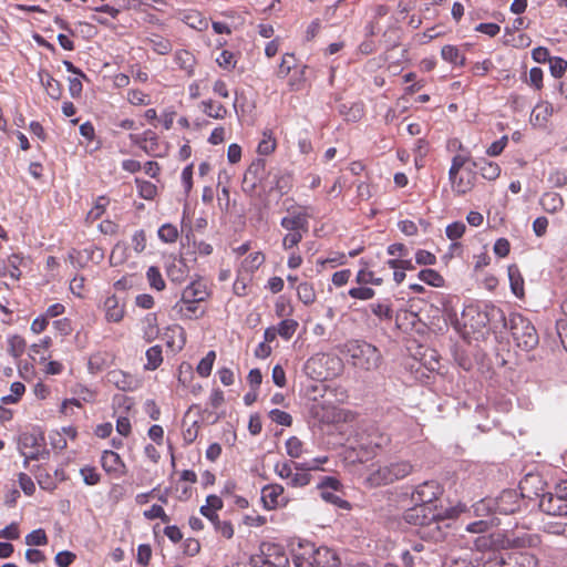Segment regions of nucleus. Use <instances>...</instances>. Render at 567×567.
<instances>
[{
	"mask_svg": "<svg viewBox=\"0 0 567 567\" xmlns=\"http://www.w3.org/2000/svg\"><path fill=\"white\" fill-rule=\"evenodd\" d=\"M485 317L492 326L497 327V324H502L504 328L508 326L513 340L518 348L528 351L538 344V334L535 327L520 313H512L507 320L501 308L487 305L485 307Z\"/></svg>",
	"mask_w": 567,
	"mask_h": 567,
	"instance_id": "f257e3e1",
	"label": "nucleus"
},
{
	"mask_svg": "<svg viewBox=\"0 0 567 567\" xmlns=\"http://www.w3.org/2000/svg\"><path fill=\"white\" fill-rule=\"evenodd\" d=\"M414 505L404 512V520L413 526L425 528L424 537L437 538L441 535L440 522L449 517V512L439 509L436 505L413 503Z\"/></svg>",
	"mask_w": 567,
	"mask_h": 567,
	"instance_id": "f03ea898",
	"label": "nucleus"
},
{
	"mask_svg": "<svg viewBox=\"0 0 567 567\" xmlns=\"http://www.w3.org/2000/svg\"><path fill=\"white\" fill-rule=\"evenodd\" d=\"M293 564L296 567H338L339 558L330 548L308 543L293 554Z\"/></svg>",
	"mask_w": 567,
	"mask_h": 567,
	"instance_id": "7ed1b4c3",
	"label": "nucleus"
},
{
	"mask_svg": "<svg viewBox=\"0 0 567 567\" xmlns=\"http://www.w3.org/2000/svg\"><path fill=\"white\" fill-rule=\"evenodd\" d=\"M351 364L360 370H377L382 361L379 349L365 341L351 340L346 343Z\"/></svg>",
	"mask_w": 567,
	"mask_h": 567,
	"instance_id": "20e7f679",
	"label": "nucleus"
},
{
	"mask_svg": "<svg viewBox=\"0 0 567 567\" xmlns=\"http://www.w3.org/2000/svg\"><path fill=\"white\" fill-rule=\"evenodd\" d=\"M413 471V465L409 461H394L371 471L365 478L369 487H379L392 484L409 476Z\"/></svg>",
	"mask_w": 567,
	"mask_h": 567,
	"instance_id": "39448f33",
	"label": "nucleus"
},
{
	"mask_svg": "<svg viewBox=\"0 0 567 567\" xmlns=\"http://www.w3.org/2000/svg\"><path fill=\"white\" fill-rule=\"evenodd\" d=\"M539 508L553 516L567 515V481H561L539 498Z\"/></svg>",
	"mask_w": 567,
	"mask_h": 567,
	"instance_id": "423d86ee",
	"label": "nucleus"
},
{
	"mask_svg": "<svg viewBox=\"0 0 567 567\" xmlns=\"http://www.w3.org/2000/svg\"><path fill=\"white\" fill-rule=\"evenodd\" d=\"M489 537L480 536L475 540V567H504L506 559L503 553L491 548Z\"/></svg>",
	"mask_w": 567,
	"mask_h": 567,
	"instance_id": "0eeeda50",
	"label": "nucleus"
},
{
	"mask_svg": "<svg viewBox=\"0 0 567 567\" xmlns=\"http://www.w3.org/2000/svg\"><path fill=\"white\" fill-rule=\"evenodd\" d=\"M311 217L307 207L299 209H288V215L282 217L280 226L287 231L308 233L309 218Z\"/></svg>",
	"mask_w": 567,
	"mask_h": 567,
	"instance_id": "6e6552de",
	"label": "nucleus"
},
{
	"mask_svg": "<svg viewBox=\"0 0 567 567\" xmlns=\"http://www.w3.org/2000/svg\"><path fill=\"white\" fill-rule=\"evenodd\" d=\"M130 140L150 156H163L166 152L161 146L157 134L151 130H146L142 134H130Z\"/></svg>",
	"mask_w": 567,
	"mask_h": 567,
	"instance_id": "1a4fd4ad",
	"label": "nucleus"
},
{
	"mask_svg": "<svg viewBox=\"0 0 567 567\" xmlns=\"http://www.w3.org/2000/svg\"><path fill=\"white\" fill-rule=\"evenodd\" d=\"M442 494V488L435 481H427L420 484L412 493L413 503H422L426 505H435L439 496Z\"/></svg>",
	"mask_w": 567,
	"mask_h": 567,
	"instance_id": "9d476101",
	"label": "nucleus"
},
{
	"mask_svg": "<svg viewBox=\"0 0 567 567\" xmlns=\"http://www.w3.org/2000/svg\"><path fill=\"white\" fill-rule=\"evenodd\" d=\"M493 503L495 513L504 515L514 514L520 507V498L513 489L502 492L497 498H493Z\"/></svg>",
	"mask_w": 567,
	"mask_h": 567,
	"instance_id": "9b49d317",
	"label": "nucleus"
},
{
	"mask_svg": "<svg viewBox=\"0 0 567 567\" xmlns=\"http://www.w3.org/2000/svg\"><path fill=\"white\" fill-rule=\"evenodd\" d=\"M261 502L268 511L279 506H286L287 501L284 497V487L279 484H268L261 489Z\"/></svg>",
	"mask_w": 567,
	"mask_h": 567,
	"instance_id": "f8f14e48",
	"label": "nucleus"
},
{
	"mask_svg": "<svg viewBox=\"0 0 567 567\" xmlns=\"http://www.w3.org/2000/svg\"><path fill=\"white\" fill-rule=\"evenodd\" d=\"M103 470L111 476L118 478L126 473V466L121 456L113 451H104L101 456Z\"/></svg>",
	"mask_w": 567,
	"mask_h": 567,
	"instance_id": "ddd939ff",
	"label": "nucleus"
},
{
	"mask_svg": "<svg viewBox=\"0 0 567 567\" xmlns=\"http://www.w3.org/2000/svg\"><path fill=\"white\" fill-rule=\"evenodd\" d=\"M107 380L117 389L125 392L135 391L141 386V381L138 378L122 370H113L109 372Z\"/></svg>",
	"mask_w": 567,
	"mask_h": 567,
	"instance_id": "4468645a",
	"label": "nucleus"
},
{
	"mask_svg": "<svg viewBox=\"0 0 567 567\" xmlns=\"http://www.w3.org/2000/svg\"><path fill=\"white\" fill-rule=\"evenodd\" d=\"M311 416L320 423H333L338 419L334 405L327 401L315 400L310 406Z\"/></svg>",
	"mask_w": 567,
	"mask_h": 567,
	"instance_id": "2eb2a0df",
	"label": "nucleus"
},
{
	"mask_svg": "<svg viewBox=\"0 0 567 567\" xmlns=\"http://www.w3.org/2000/svg\"><path fill=\"white\" fill-rule=\"evenodd\" d=\"M553 113V105L549 102L540 101L532 111L530 124L533 126L545 127Z\"/></svg>",
	"mask_w": 567,
	"mask_h": 567,
	"instance_id": "dca6fc26",
	"label": "nucleus"
},
{
	"mask_svg": "<svg viewBox=\"0 0 567 567\" xmlns=\"http://www.w3.org/2000/svg\"><path fill=\"white\" fill-rule=\"evenodd\" d=\"M208 297L206 285L202 281H193L182 292V300L192 303V301L200 302Z\"/></svg>",
	"mask_w": 567,
	"mask_h": 567,
	"instance_id": "f3484780",
	"label": "nucleus"
},
{
	"mask_svg": "<svg viewBox=\"0 0 567 567\" xmlns=\"http://www.w3.org/2000/svg\"><path fill=\"white\" fill-rule=\"evenodd\" d=\"M105 319L107 322H120L124 318V306L120 305L116 296H109L104 301Z\"/></svg>",
	"mask_w": 567,
	"mask_h": 567,
	"instance_id": "a211bd4d",
	"label": "nucleus"
},
{
	"mask_svg": "<svg viewBox=\"0 0 567 567\" xmlns=\"http://www.w3.org/2000/svg\"><path fill=\"white\" fill-rule=\"evenodd\" d=\"M452 189L460 194L464 195L470 192L474 187L475 174L472 171H468L466 175L455 174L453 177H449Z\"/></svg>",
	"mask_w": 567,
	"mask_h": 567,
	"instance_id": "6ab92c4d",
	"label": "nucleus"
},
{
	"mask_svg": "<svg viewBox=\"0 0 567 567\" xmlns=\"http://www.w3.org/2000/svg\"><path fill=\"white\" fill-rule=\"evenodd\" d=\"M142 336L146 342L154 341L159 334L157 317L155 313H147L141 322Z\"/></svg>",
	"mask_w": 567,
	"mask_h": 567,
	"instance_id": "aec40b11",
	"label": "nucleus"
},
{
	"mask_svg": "<svg viewBox=\"0 0 567 567\" xmlns=\"http://www.w3.org/2000/svg\"><path fill=\"white\" fill-rule=\"evenodd\" d=\"M508 278L511 284V290L517 298H523L524 291V278L516 265H511L507 269Z\"/></svg>",
	"mask_w": 567,
	"mask_h": 567,
	"instance_id": "412c9836",
	"label": "nucleus"
},
{
	"mask_svg": "<svg viewBox=\"0 0 567 567\" xmlns=\"http://www.w3.org/2000/svg\"><path fill=\"white\" fill-rule=\"evenodd\" d=\"M539 204L545 212L554 214L563 208L564 200L559 194L550 192L540 197Z\"/></svg>",
	"mask_w": 567,
	"mask_h": 567,
	"instance_id": "4be33fe9",
	"label": "nucleus"
},
{
	"mask_svg": "<svg viewBox=\"0 0 567 567\" xmlns=\"http://www.w3.org/2000/svg\"><path fill=\"white\" fill-rule=\"evenodd\" d=\"M441 56L444 61L454 65L464 66L466 63L465 55L461 53L457 47L452 44H446L441 49Z\"/></svg>",
	"mask_w": 567,
	"mask_h": 567,
	"instance_id": "5701e85b",
	"label": "nucleus"
},
{
	"mask_svg": "<svg viewBox=\"0 0 567 567\" xmlns=\"http://www.w3.org/2000/svg\"><path fill=\"white\" fill-rule=\"evenodd\" d=\"M202 111L209 117L221 120L227 115L226 107L212 100H206L200 103Z\"/></svg>",
	"mask_w": 567,
	"mask_h": 567,
	"instance_id": "b1692460",
	"label": "nucleus"
},
{
	"mask_svg": "<svg viewBox=\"0 0 567 567\" xmlns=\"http://www.w3.org/2000/svg\"><path fill=\"white\" fill-rule=\"evenodd\" d=\"M146 363L144 365L145 370L154 371L156 370L163 362L162 355V347L156 344L146 350Z\"/></svg>",
	"mask_w": 567,
	"mask_h": 567,
	"instance_id": "393cba45",
	"label": "nucleus"
},
{
	"mask_svg": "<svg viewBox=\"0 0 567 567\" xmlns=\"http://www.w3.org/2000/svg\"><path fill=\"white\" fill-rule=\"evenodd\" d=\"M277 146V141L270 130L262 132V138L258 143L257 153L262 156L270 155Z\"/></svg>",
	"mask_w": 567,
	"mask_h": 567,
	"instance_id": "a878e982",
	"label": "nucleus"
},
{
	"mask_svg": "<svg viewBox=\"0 0 567 567\" xmlns=\"http://www.w3.org/2000/svg\"><path fill=\"white\" fill-rule=\"evenodd\" d=\"M298 327V321L290 318H285L277 326H275L276 332H278V334L285 340L291 339Z\"/></svg>",
	"mask_w": 567,
	"mask_h": 567,
	"instance_id": "bb28decb",
	"label": "nucleus"
},
{
	"mask_svg": "<svg viewBox=\"0 0 567 567\" xmlns=\"http://www.w3.org/2000/svg\"><path fill=\"white\" fill-rule=\"evenodd\" d=\"M148 43L153 51L162 55L168 54L173 49V44L168 39L157 34L152 35L148 39Z\"/></svg>",
	"mask_w": 567,
	"mask_h": 567,
	"instance_id": "cd10ccee",
	"label": "nucleus"
},
{
	"mask_svg": "<svg viewBox=\"0 0 567 567\" xmlns=\"http://www.w3.org/2000/svg\"><path fill=\"white\" fill-rule=\"evenodd\" d=\"M175 63L188 74L193 73V68L195 64L194 55L186 50H179L175 53L174 56Z\"/></svg>",
	"mask_w": 567,
	"mask_h": 567,
	"instance_id": "c85d7f7f",
	"label": "nucleus"
},
{
	"mask_svg": "<svg viewBox=\"0 0 567 567\" xmlns=\"http://www.w3.org/2000/svg\"><path fill=\"white\" fill-rule=\"evenodd\" d=\"M473 165L481 171V175L488 181H495L501 174V167L497 163L483 161L482 165L474 162Z\"/></svg>",
	"mask_w": 567,
	"mask_h": 567,
	"instance_id": "c756f323",
	"label": "nucleus"
},
{
	"mask_svg": "<svg viewBox=\"0 0 567 567\" xmlns=\"http://www.w3.org/2000/svg\"><path fill=\"white\" fill-rule=\"evenodd\" d=\"M198 303L199 302H196V301H194V302L192 301V303H188L181 299L174 306V310H176L181 315V317L185 318V319L198 318L199 317L197 315Z\"/></svg>",
	"mask_w": 567,
	"mask_h": 567,
	"instance_id": "7c9ffc66",
	"label": "nucleus"
},
{
	"mask_svg": "<svg viewBox=\"0 0 567 567\" xmlns=\"http://www.w3.org/2000/svg\"><path fill=\"white\" fill-rule=\"evenodd\" d=\"M25 348V340L21 336L14 334L8 338V352L13 358H20L24 353Z\"/></svg>",
	"mask_w": 567,
	"mask_h": 567,
	"instance_id": "2f4dec72",
	"label": "nucleus"
},
{
	"mask_svg": "<svg viewBox=\"0 0 567 567\" xmlns=\"http://www.w3.org/2000/svg\"><path fill=\"white\" fill-rule=\"evenodd\" d=\"M419 279L423 282L433 286V287H442L444 285L443 277L434 269L426 268L422 269L419 275Z\"/></svg>",
	"mask_w": 567,
	"mask_h": 567,
	"instance_id": "473e14b6",
	"label": "nucleus"
},
{
	"mask_svg": "<svg viewBox=\"0 0 567 567\" xmlns=\"http://www.w3.org/2000/svg\"><path fill=\"white\" fill-rule=\"evenodd\" d=\"M183 21L190 28L198 31H204L209 25L208 20L196 11L185 14Z\"/></svg>",
	"mask_w": 567,
	"mask_h": 567,
	"instance_id": "72a5a7b5",
	"label": "nucleus"
},
{
	"mask_svg": "<svg viewBox=\"0 0 567 567\" xmlns=\"http://www.w3.org/2000/svg\"><path fill=\"white\" fill-rule=\"evenodd\" d=\"M297 295L299 300L307 306L316 301V291L309 282H300L297 286Z\"/></svg>",
	"mask_w": 567,
	"mask_h": 567,
	"instance_id": "f704fd0d",
	"label": "nucleus"
},
{
	"mask_svg": "<svg viewBox=\"0 0 567 567\" xmlns=\"http://www.w3.org/2000/svg\"><path fill=\"white\" fill-rule=\"evenodd\" d=\"M215 359L216 352L213 350L208 351L207 354L199 361L196 368L197 373L203 378L209 377L213 370Z\"/></svg>",
	"mask_w": 567,
	"mask_h": 567,
	"instance_id": "c9c22d12",
	"label": "nucleus"
},
{
	"mask_svg": "<svg viewBox=\"0 0 567 567\" xmlns=\"http://www.w3.org/2000/svg\"><path fill=\"white\" fill-rule=\"evenodd\" d=\"M22 262V257L17 254L10 255L4 261V266L8 269L9 277L14 280H19L21 277L20 265Z\"/></svg>",
	"mask_w": 567,
	"mask_h": 567,
	"instance_id": "e433bc0d",
	"label": "nucleus"
},
{
	"mask_svg": "<svg viewBox=\"0 0 567 567\" xmlns=\"http://www.w3.org/2000/svg\"><path fill=\"white\" fill-rule=\"evenodd\" d=\"M326 359H327L326 355L322 354V355L312 357L306 362L305 369H306L307 373L312 379L320 380V379H326L328 377V374H323L322 372L316 371V365H321L323 360H326Z\"/></svg>",
	"mask_w": 567,
	"mask_h": 567,
	"instance_id": "4c0bfd02",
	"label": "nucleus"
},
{
	"mask_svg": "<svg viewBox=\"0 0 567 567\" xmlns=\"http://www.w3.org/2000/svg\"><path fill=\"white\" fill-rule=\"evenodd\" d=\"M157 234H158V238L162 241L167 243V244H173L178 238L177 227L169 223L162 225L159 227Z\"/></svg>",
	"mask_w": 567,
	"mask_h": 567,
	"instance_id": "58836bf2",
	"label": "nucleus"
},
{
	"mask_svg": "<svg viewBox=\"0 0 567 567\" xmlns=\"http://www.w3.org/2000/svg\"><path fill=\"white\" fill-rule=\"evenodd\" d=\"M41 82L45 87L48 95L54 100L60 99L62 89L59 81L53 79L50 74L45 75V79L41 78Z\"/></svg>",
	"mask_w": 567,
	"mask_h": 567,
	"instance_id": "ea45409f",
	"label": "nucleus"
},
{
	"mask_svg": "<svg viewBox=\"0 0 567 567\" xmlns=\"http://www.w3.org/2000/svg\"><path fill=\"white\" fill-rule=\"evenodd\" d=\"M146 278L152 288L157 291H162L165 288V281L162 277L159 269L155 266H151L146 271Z\"/></svg>",
	"mask_w": 567,
	"mask_h": 567,
	"instance_id": "a19ab883",
	"label": "nucleus"
},
{
	"mask_svg": "<svg viewBox=\"0 0 567 567\" xmlns=\"http://www.w3.org/2000/svg\"><path fill=\"white\" fill-rule=\"evenodd\" d=\"M11 394L2 396L1 401L4 404H14L25 392V386L21 382H13L10 386Z\"/></svg>",
	"mask_w": 567,
	"mask_h": 567,
	"instance_id": "79ce46f5",
	"label": "nucleus"
},
{
	"mask_svg": "<svg viewBox=\"0 0 567 567\" xmlns=\"http://www.w3.org/2000/svg\"><path fill=\"white\" fill-rule=\"evenodd\" d=\"M328 461L327 456L316 457L306 462H300L295 464L296 471H306L309 473L310 471L320 470L321 464H324Z\"/></svg>",
	"mask_w": 567,
	"mask_h": 567,
	"instance_id": "37998d69",
	"label": "nucleus"
},
{
	"mask_svg": "<svg viewBox=\"0 0 567 567\" xmlns=\"http://www.w3.org/2000/svg\"><path fill=\"white\" fill-rule=\"evenodd\" d=\"M302 442L297 436H291L286 441V452L292 458H298L302 455Z\"/></svg>",
	"mask_w": 567,
	"mask_h": 567,
	"instance_id": "c03bdc74",
	"label": "nucleus"
},
{
	"mask_svg": "<svg viewBox=\"0 0 567 567\" xmlns=\"http://www.w3.org/2000/svg\"><path fill=\"white\" fill-rule=\"evenodd\" d=\"M25 544L29 546H42L48 544V537L42 528L32 530L25 536Z\"/></svg>",
	"mask_w": 567,
	"mask_h": 567,
	"instance_id": "a18cd8bd",
	"label": "nucleus"
},
{
	"mask_svg": "<svg viewBox=\"0 0 567 567\" xmlns=\"http://www.w3.org/2000/svg\"><path fill=\"white\" fill-rule=\"evenodd\" d=\"M355 281L359 285H375L380 286L382 284V278H378L374 276L373 271L367 269H360L357 274Z\"/></svg>",
	"mask_w": 567,
	"mask_h": 567,
	"instance_id": "49530a36",
	"label": "nucleus"
},
{
	"mask_svg": "<svg viewBox=\"0 0 567 567\" xmlns=\"http://www.w3.org/2000/svg\"><path fill=\"white\" fill-rule=\"evenodd\" d=\"M80 475L82 476L83 482L89 486L96 485L101 481V475L97 473L96 468L93 466L82 467L80 470Z\"/></svg>",
	"mask_w": 567,
	"mask_h": 567,
	"instance_id": "de8ad7c7",
	"label": "nucleus"
},
{
	"mask_svg": "<svg viewBox=\"0 0 567 567\" xmlns=\"http://www.w3.org/2000/svg\"><path fill=\"white\" fill-rule=\"evenodd\" d=\"M311 481V475L306 471L292 472V476L287 482L288 486L291 487H303L307 486Z\"/></svg>",
	"mask_w": 567,
	"mask_h": 567,
	"instance_id": "09e8293b",
	"label": "nucleus"
},
{
	"mask_svg": "<svg viewBox=\"0 0 567 567\" xmlns=\"http://www.w3.org/2000/svg\"><path fill=\"white\" fill-rule=\"evenodd\" d=\"M144 517L146 519L153 520V519H161L163 523H169L171 518L165 513L164 508L161 505L154 504L150 509H146L144 512Z\"/></svg>",
	"mask_w": 567,
	"mask_h": 567,
	"instance_id": "8fccbe9b",
	"label": "nucleus"
},
{
	"mask_svg": "<svg viewBox=\"0 0 567 567\" xmlns=\"http://www.w3.org/2000/svg\"><path fill=\"white\" fill-rule=\"evenodd\" d=\"M364 285H361V287H353L348 291V295L358 300H370L374 297L375 291L372 288L363 287Z\"/></svg>",
	"mask_w": 567,
	"mask_h": 567,
	"instance_id": "3c124183",
	"label": "nucleus"
},
{
	"mask_svg": "<svg viewBox=\"0 0 567 567\" xmlns=\"http://www.w3.org/2000/svg\"><path fill=\"white\" fill-rule=\"evenodd\" d=\"M217 64L225 70H233L236 66L237 60L233 52L224 50L216 59Z\"/></svg>",
	"mask_w": 567,
	"mask_h": 567,
	"instance_id": "603ef678",
	"label": "nucleus"
},
{
	"mask_svg": "<svg viewBox=\"0 0 567 567\" xmlns=\"http://www.w3.org/2000/svg\"><path fill=\"white\" fill-rule=\"evenodd\" d=\"M475 550L465 553L463 556L453 557L450 567H475Z\"/></svg>",
	"mask_w": 567,
	"mask_h": 567,
	"instance_id": "864d4df0",
	"label": "nucleus"
},
{
	"mask_svg": "<svg viewBox=\"0 0 567 567\" xmlns=\"http://www.w3.org/2000/svg\"><path fill=\"white\" fill-rule=\"evenodd\" d=\"M293 308L290 302L284 297H279L275 303V313L279 318H287L291 316Z\"/></svg>",
	"mask_w": 567,
	"mask_h": 567,
	"instance_id": "5fc2aeb1",
	"label": "nucleus"
},
{
	"mask_svg": "<svg viewBox=\"0 0 567 567\" xmlns=\"http://www.w3.org/2000/svg\"><path fill=\"white\" fill-rule=\"evenodd\" d=\"M262 181L255 175L249 176V172L246 171L243 179V190L248 195H252Z\"/></svg>",
	"mask_w": 567,
	"mask_h": 567,
	"instance_id": "6e6d98bb",
	"label": "nucleus"
},
{
	"mask_svg": "<svg viewBox=\"0 0 567 567\" xmlns=\"http://www.w3.org/2000/svg\"><path fill=\"white\" fill-rule=\"evenodd\" d=\"M293 66L295 55L286 53L281 59V63L279 64L277 76L281 79L286 78Z\"/></svg>",
	"mask_w": 567,
	"mask_h": 567,
	"instance_id": "4d7b16f0",
	"label": "nucleus"
},
{
	"mask_svg": "<svg viewBox=\"0 0 567 567\" xmlns=\"http://www.w3.org/2000/svg\"><path fill=\"white\" fill-rule=\"evenodd\" d=\"M305 234L301 231H287L282 238L284 249L289 250L296 247L302 240Z\"/></svg>",
	"mask_w": 567,
	"mask_h": 567,
	"instance_id": "13d9d810",
	"label": "nucleus"
},
{
	"mask_svg": "<svg viewBox=\"0 0 567 567\" xmlns=\"http://www.w3.org/2000/svg\"><path fill=\"white\" fill-rule=\"evenodd\" d=\"M250 175L257 176V178L265 179L267 176L266 161L264 158L255 159L247 168Z\"/></svg>",
	"mask_w": 567,
	"mask_h": 567,
	"instance_id": "bf43d9fd",
	"label": "nucleus"
},
{
	"mask_svg": "<svg viewBox=\"0 0 567 567\" xmlns=\"http://www.w3.org/2000/svg\"><path fill=\"white\" fill-rule=\"evenodd\" d=\"M465 229H466V227H465L464 223L455 221V223L447 225V227L445 229V234L449 239L456 240L464 235Z\"/></svg>",
	"mask_w": 567,
	"mask_h": 567,
	"instance_id": "052dcab7",
	"label": "nucleus"
},
{
	"mask_svg": "<svg viewBox=\"0 0 567 567\" xmlns=\"http://www.w3.org/2000/svg\"><path fill=\"white\" fill-rule=\"evenodd\" d=\"M295 464L296 463H289V462H281V463H277L275 465V473L282 480H286L287 482L290 480V477L292 476V472L296 471L295 470Z\"/></svg>",
	"mask_w": 567,
	"mask_h": 567,
	"instance_id": "680f3d73",
	"label": "nucleus"
},
{
	"mask_svg": "<svg viewBox=\"0 0 567 567\" xmlns=\"http://www.w3.org/2000/svg\"><path fill=\"white\" fill-rule=\"evenodd\" d=\"M269 417L271 421H274L277 424L284 425V426H290L292 423V417L289 413L274 409L269 412Z\"/></svg>",
	"mask_w": 567,
	"mask_h": 567,
	"instance_id": "e2e57ef3",
	"label": "nucleus"
},
{
	"mask_svg": "<svg viewBox=\"0 0 567 567\" xmlns=\"http://www.w3.org/2000/svg\"><path fill=\"white\" fill-rule=\"evenodd\" d=\"M370 307H371V311L377 317L385 318V319L392 318V308H391L390 303L378 302V303H372Z\"/></svg>",
	"mask_w": 567,
	"mask_h": 567,
	"instance_id": "0e129e2a",
	"label": "nucleus"
},
{
	"mask_svg": "<svg viewBox=\"0 0 567 567\" xmlns=\"http://www.w3.org/2000/svg\"><path fill=\"white\" fill-rule=\"evenodd\" d=\"M213 526L218 534L227 539L231 538L234 535L233 525L227 520L220 522L219 518H217L213 523Z\"/></svg>",
	"mask_w": 567,
	"mask_h": 567,
	"instance_id": "69168bd1",
	"label": "nucleus"
},
{
	"mask_svg": "<svg viewBox=\"0 0 567 567\" xmlns=\"http://www.w3.org/2000/svg\"><path fill=\"white\" fill-rule=\"evenodd\" d=\"M543 76L544 72L540 68H532L529 70V76L527 83L534 86L536 90H540L543 87Z\"/></svg>",
	"mask_w": 567,
	"mask_h": 567,
	"instance_id": "338daca9",
	"label": "nucleus"
},
{
	"mask_svg": "<svg viewBox=\"0 0 567 567\" xmlns=\"http://www.w3.org/2000/svg\"><path fill=\"white\" fill-rule=\"evenodd\" d=\"M537 560L534 555L522 553L515 557V565L513 567H536Z\"/></svg>",
	"mask_w": 567,
	"mask_h": 567,
	"instance_id": "774afa93",
	"label": "nucleus"
}]
</instances>
